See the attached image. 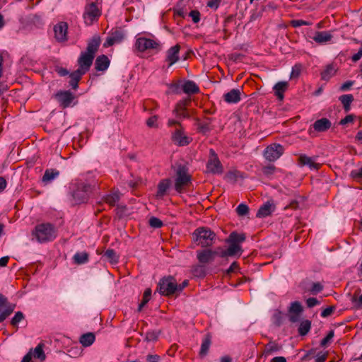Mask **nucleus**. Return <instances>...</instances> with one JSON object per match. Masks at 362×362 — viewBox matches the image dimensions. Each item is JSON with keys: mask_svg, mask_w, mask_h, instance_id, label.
Listing matches in <instances>:
<instances>
[{"mask_svg": "<svg viewBox=\"0 0 362 362\" xmlns=\"http://www.w3.org/2000/svg\"><path fill=\"white\" fill-rule=\"evenodd\" d=\"M246 239L245 233H239L235 231L232 232L228 238L226 239V243L228 244V247L226 250H222L219 256L221 257H240L243 252L241 243Z\"/></svg>", "mask_w": 362, "mask_h": 362, "instance_id": "nucleus-1", "label": "nucleus"}, {"mask_svg": "<svg viewBox=\"0 0 362 362\" xmlns=\"http://www.w3.org/2000/svg\"><path fill=\"white\" fill-rule=\"evenodd\" d=\"M32 235L40 243L52 242L57 236V230L50 223H42L35 226Z\"/></svg>", "mask_w": 362, "mask_h": 362, "instance_id": "nucleus-2", "label": "nucleus"}, {"mask_svg": "<svg viewBox=\"0 0 362 362\" xmlns=\"http://www.w3.org/2000/svg\"><path fill=\"white\" fill-rule=\"evenodd\" d=\"M175 173L174 188L177 193H183L186 188L192 185V176L189 173V168L183 164H177L174 167Z\"/></svg>", "mask_w": 362, "mask_h": 362, "instance_id": "nucleus-3", "label": "nucleus"}, {"mask_svg": "<svg viewBox=\"0 0 362 362\" xmlns=\"http://www.w3.org/2000/svg\"><path fill=\"white\" fill-rule=\"evenodd\" d=\"M94 186L86 182H78L72 186L71 194L76 204L86 202Z\"/></svg>", "mask_w": 362, "mask_h": 362, "instance_id": "nucleus-4", "label": "nucleus"}, {"mask_svg": "<svg viewBox=\"0 0 362 362\" xmlns=\"http://www.w3.org/2000/svg\"><path fill=\"white\" fill-rule=\"evenodd\" d=\"M192 235L194 243L202 247L212 245L216 238V234L207 227H199L197 228Z\"/></svg>", "mask_w": 362, "mask_h": 362, "instance_id": "nucleus-5", "label": "nucleus"}, {"mask_svg": "<svg viewBox=\"0 0 362 362\" xmlns=\"http://www.w3.org/2000/svg\"><path fill=\"white\" fill-rule=\"evenodd\" d=\"M177 290V284L174 277L169 276L162 278L157 287V291L161 295L170 296L174 294Z\"/></svg>", "mask_w": 362, "mask_h": 362, "instance_id": "nucleus-6", "label": "nucleus"}, {"mask_svg": "<svg viewBox=\"0 0 362 362\" xmlns=\"http://www.w3.org/2000/svg\"><path fill=\"white\" fill-rule=\"evenodd\" d=\"M99 6L93 3L86 4L83 14L84 22L86 25L93 24L101 16V8Z\"/></svg>", "mask_w": 362, "mask_h": 362, "instance_id": "nucleus-7", "label": "nucleus"}, {"mask_svg": "<svg viewBox=\"0 0 362 362\" xmlns=\"http://www.w3.org/2000/svg\"><path fill=\"white\" fill-rule=\"evenodd\" d=\"M135 47L140 52H144L150 49L159 51L160 50V44L157 40L145 37H139L136 40Z\"/></svg>", "mask_w": 362, "mask_h": 362, "instance_id": "nucleus-8", "label": "nucleus"}, {"mask_svg": "<svg viewBox=\"0 0 362 362\" xmlns=\"http://www.w3.org/2000/svg\"><path fill=\"white\" fill-rule=\"evenodd\" d=\"M210 156L206 164L207 171L212 174H221L223 166L214 149L209 151Z\"/></svg>", "mask_w": 362, "mask_h": 362, "instance_id": "nucleus-9", "label": "nucleus"}, {"mask_svg": "<svg viewBox=\"0 0 362 362\" xmlns=\"http://www.w3.org/2000/svg\"><path fill=\"white\" fill-rule=\"evenodd\" d=\"M15 308V304L9 303L8 298L0 293V323L13 312Z\"/></svg>", "mask_w": 362, "mask_h": 362, "instance_id": "nucleus-10", "label": "nucleus"}, {"mask_svg": "<svg viewBox=\"0 0 362 362\" xmlns=\"http://www.w3.org/2000/svg\"><path fill=\"white\" fill-rule=\"evenodd\" d=\"M284 150L281 144H273L264 149V156L269 161H275L284 153Z\"/></svg>", "mask_w": 362, "mask_h": 362, "instance_id": "nucleus-11", "label": "nucleus"}, {"mask_svg": "<svg viewBox=\"0 0 362 362\" xmlns=\"http://www.w3.org/2000/svg\"><path fill=\"white\" fill-rule=\"evenodd\" d=\"M190 103V100H180L175 105L173 110V114L178 119H183L190 117V113L187 107Z\"/></svg>", "mask_w": 362, "mask_h": 362, "instance_id": "nucleus-12", "label": "nucleus"}, {"mask_svg": "<svg viewBox=\"0 0 362 362\" xmlns=\"http://www.w3.org/2000/svg\"><path fill=\"white\" fill-rule=\"evenodd\" d=\"M94 57L92 54L82 52L78 59V64L79 66L78 70L85 74L90 69Z\"/></svg>", "mask_w": 362, "mask_h": 362, "instance_id": "nucleus-13", "label": "nucleus"}, {"mask_svg": "<svg viewBox=\"0 0 362 362\" xmlns=\"http://www.w3.org/2000/svg\"><path fill=\"white\" fill-rule=\"evenodd\" d=\"M124 38V32L120 28H117L110 33L105 42H104L103 46L105 47H110L114 44L121 42Z\"/></svg>", "mask_w": 362, "mask_h": 362, "instance_id": "nucleus-14", "label": "nucleus"}, {"mask_svg": "<svg viewBox=\"0 0 362 362\" xmlns=\"http://www.w3.org/2000/svg\"><path fill=\"white\" fill-rule=\"evenodd\" d=\"M217 255L218 252L216 251L205 249L197 251V258L201 264H208L212 262Z\"/></svg>", "mask_w": 362, "mask_h": 362, "instance_id": "nucleus-15", "label": "nucleus"}, {"mask_svg": "<svg viewBox=\"0 0 362 362\" xmlns=\"http://www.w3.org/2000/svg\"><path fill=\"white\" fill-rule=\"evenodd\" d=\"M180 46L178 44L171 47L167 50L165 61L168 63V67L180 60Z\"/></svg>", "mask_w": 362, "mask_h": 362, "instance_id": "nucleus-16", "label": "nucleus"}, {"mask_svg": "<svg viewBox=\"0 0 362 362\" xmlns=\"http://www.w3.org/2000/svg\"><path fill=\"white\" fill-rule=\"evenodd\" d=\"M55 97L64 108L70 106L74 99L73 93L69 90L59 91L55 95Z\"/></svg>", "mask_w": 362, "mask_h": 362, "instance_id": "nucleus-17", "label": "nucleus"}, {"mask_svg": "<svg viewBox=\"0 0 362 362\" xmlns=\"http://www.w3.org/2000/svg\"><path fill=\"white\" fill-rule=\"evenodd\" d=\"M289 320L291 322H297L299 321L300 315L303 312V307L300 302L294 301L291 303L288 309Z\"/></svg>", "mask_w": 362, "mask_h": 362, "instance_id": "nucleus-18", "label": "nucleus"}, {"mask_svg": "<svg viewBox=\"0 0 362 362\" xmlns=\"http://www.w3.org/2000/svg\"><path fill=\"white\" fill-rule=\"evenodd\" d=\"M172 140L180 146L188 145L191 139L184 134L183 129L178 128L173 134Z\"/></svg>", "mask_w": 362, "mask_h": 362, "instance_id": "nucleus-19", "label": "nucleus"}, {"mask_svg": "<svg viewBox=\"0 0 362 362\" xmlns=\"http://www.w3.org/2000/svg\"><path fill=\"white\" fill-rule=\"evenodd\" d=\"M67 29L68 25L65 22H60L54 25V35L57 41L61 42L66 40Z\"/></svg>", "mask_w": 362, "mask_h": 362, "instance_id": "nucleus-20", "label": "nucleus"}, {"mask_svg": "<svg viewBox=\"0 0 362 362\" xmlns=\"http://www.w3.org/2000/svg\"><path fill=\"white\" fill-rule=\"evenodd\" d=\"M171 185V181L170 179H163L158 184V189L156 192V197L162 199L164 196L168 194Z\"/></svg>", "mask_w": 362, "mask_h": 362, "instance_id": "nucleus-21", "label": "nucleus"}, {"mask_svg": "<svg viewBox=\"0 0 362 362\" xmlns=\"http://www.w3.org/2000/svg\"><path fill=\"white\" fill-rule=\"evenodd\" d=\"M315 42L318 44H325L329 42L333 36L328 31H316L313 37L310 36Z\"/></svg>", "mask_w": 362, "mask_h": 362, "instance_id": "nucleus-22", "label": "nucleus"}, {"mask_svg": "<svg viewBox=\"0 0 362 362\" xmlns=\"http://www.w3.org/2000/svg\"><path fill=\"white\" fill-rule=\"evenodd\" d=\"M298 164L300 166L308 165L311 170H318L320 167V165L317 163L313 158L309 157L305 154L300 155L298 158Z\"/></svg>", "mask_w": 362, "mask_h": 362, "instance_id": "nucleus-23", "label": "nucleus"}, {"mask_svg": "<svg viewBox=\"0 0 362 362\" xmlns=\"http://www.w3.org/2000/svg\"><path fill=\"white\" fill-rule=\"evenodd\" d=\"M275 206L267 202L262 205L259 210L257 212L256 216L257 218H264L272 214V213L274 211Z\"/></svg>", "mask_w": 362, "mask_h": 362, "instance_id": "nucleus-24", "label": "nucleus"}, {"mask_svg": "<svg viewBox=\"0 0 362 362\" xmlns=\"http://www.w3.org/2000/svg\"><path fill=\"white\" fill-rule=\"evenodd\" d=\"M100 45V37L98 35H94L88 42L86 51L85 52L92 54L95 57L99 46Z\"/></svg>", "mask_w": 362, "mask_h": 362, "instance_id": "nucleus-25", "label": "nucleus"}, {"mask_svg": "<svg viewBox=\"0 0 362 362\" xmlns=\"http://www.w3.org/2000/svg\"><path fill=\"white\" fill-rule=\"evenodd\" d=\"M240 90L232 89L223 95V99L227 103H238L240 101Z\"/></svg>", "mask_w": 362, "mask_h": 362, "instance_id": "nucleus-26", "label": "nucleus"}, {"mask_svg": "<svg viewBox=\"0 0 362 362\" xmlns=\"http://www.w3.org/2000/svg\"><path fill=\"white\" fill-rule=\"evenodd\" d=\"M110 66V60L108 57L102 54L98 56L95 62V69L99 71H105Z\"/></svg>", "mask_w": 362, "mask_h": 362, "instance_id": "nucleus-27", "label": "nucleus"}, {"mask_svg": "<svg viewBox=\"0 0 362 362\" xmlns=\"http://www.w3.org/2000/svg\"><path fill=\"white\" fill-rule=\"evenodd\" d=\"M288 83L286 81H279L274 85L273 88L274 95L279 100H283L284 98V93L288 89Z\"/></svg>", "mask_w": 362, "mask_h": 362, "instance_id": "nucleus-28", "label": "nucleus"}, {"mask_svg": "<svg viewBox=\"0 0 362 362\" xmlns=\"http://www.w3.org/2000/svg\"><path fill=\"white\" fill-rule=\"evenodd\" d=\"M313 126L315 131L318 132H323L331 127L332 123L327 118H321L317 119Z\"/></svg>", "mask_w": 362, "mask_h": 362, "instance_id": "nucleus-29", "label": "nucleus"}, {"mask_svg": "<svg viewBox=\"0 0 362 362\" xmlns=\"http://www.w3.org/2000/svg\"><path fill=\"white\" fill-rule=\"evenodd\" d=\"M59 176V171L54 168L46 169L42 177V182L45 184H49Z\"/></svg>", "mask_w": 362, "mask_h": 362, "instance_id": "nucleus-30", "label": "nucleus"}, {"mask_svg": "<svg viewBox=\"0 0 362 362\" xmlns=\"http://www.w3.org/2000/svg\"><path fill=\"white\" fill-rule=\"evenodd\" d=\"M185 93L192 95L199 91V86L192 81H186L182 86Z\"/></svg>", "mask_w": 362, "mask_h": 362, "instance_id": "nucleus-31", "label": "nucleus"}, {"mask_svg": "<svg viewBox=\"0 0 362 362\" xmlns=\"http://www.w3.org/2000/svg\"><path fill=\"white\" fill-rule=\"evenodd\" d=\"M281 349V346L275 341H269L266 344L263 351V356L267 357L274 353L279 352Z\"/></svg>", "mask_w": 362, "mask_h": 362, "instance_id": "nucleus-32", "label": "nucleus"}, {"mask_svg": "<svg viewBox=\"0 0 362 362\" xmlns=\"http://www.w3.org/2000/svg\"><path fill=\"white\" fill-rule=\"evenodd\" d=\"M83 74V73H82L81 71H78V69L70 74V81L69 83V86H71L73 89L76 90L78 88V82Z\"/></svg>", "mask_w": 362, "mask_h": 362, "instance_id": "nucleus-33", "label": "nucleus"}, {"mask_svg": "<svg viewBox=\"0 0 362 362\" xmlns=\"http://www.w3.org/2000/svg\"><path fill=\"white\" fill-rule=\"evenodd\" d=\"M44 344L40 343L35 349H33V358L38 359L40 361H45L46 355L43 350Z\"/></svg>", "mask_w": 362, "mask_h": 362, "instance_id": "nucleus-34", "label": "nucleus"}, {"mask_svg": "<svg viewBox=\"0 0 362 362\" xmlns=\"http://www.w3.org/2000/svg\"><path fill=\"white\" fill-rule=\"evenodd\" d=\"M211 344V336L209 334H206L202 339V343L199 351L200 356H205L208 354Z\"/></svg>", "mask_w": 362, "mask_h": 362, "instance_id": "nucleus-35", "label": "nucleus"}, {"mask_svg": "<svg viewBox=\"0 0 362 362\" xmlns=\"http://www.w3.org/2000/svg\"><path fill=\"white\" fill-rule=\"evenodd\" d=\"M95 339V334L92 332H88L81 336L79 341L84 347H88L93 344Z\"/></svg>", "mask_w": 362, "mask_h": 362, "instance_id": "nucleus-36", "label": "nucleus"}, {"mask_svg": "<svg viewBox=\"0 0 362 362\" xmlns=\"http://www.w3.org/2000/svg\"><path fill=\"white\" fill-rule=\"evenodd\" d=\"M343 105V107L346 112H349L351 109V104L354 101V96L351 94L342 95L339 98Z\"/></svg>", "mask_w": 362, "mask_h": 362, "instance_id": "nucleus-37", "label": "nucleus"}, {"mask_svg": "<svg viewBox=\"0 0 362 362\" xmlns=\"http://www.w3.org/2000/svg\"><path fill=\"white\" fill-rule=\"evenodd\" d=\"M89 255L86 252H76L74 257V262L76 264H83L88 262Z\"/></svg>", "mask_w": 362, "mask_h": 362, "instance_id": "nucleus-38", "label": "nucleus"}, {"mask_svg": "<svg viewBox=\"0 0 362 362\" xmlns=\"http://www.w3.org/2000/svg\"><path fill=\"white\" fill-rule=\"evenodd\" d=\"M336 73V69L333 64H328L321 72V78L324 81H328Z\"/></svg>", "mask_w": 362, "mask_h": 362, "instance_id": "nucleus-39", "label": "nucleus"}, {"mask_svg": "<svg viewBox=\"0 0 362 362\" xmlns=\"http://www.w3.org/2000/svg\"><path fill=\"white\" fill-rule=\"evenodd\" d=\"M103 257L111 264H117L119 262V256L113 249H107L103 254Z\"/></svg>", "mask_w": 362, "mask_h": 362, "instance_id": "nucleus-40", "label": "nucleus"}, {"mask_svg": "<svg viewBox=\"0 0 362 362\" xmlns=\"http://www.w3.org/2000/svg\"><path fill=\"white\" fill-rule=\"evenodd\" d=\"M197 130L199 132L206 134L211 132V128L209 124V122H201L199 119H196Z\"/></svg>", "mask_w": 362, "mask_h": 362, "instance_id": "nucleus-41", "label": "nucleus"}, {"mask_svg": "<svg viewBox=\"0 0 362 362\" xmlns=\"http://www.w3.org/2000/svg\"><path fill=\"white\" fill-rule=\"evenodd\" d=\"M310 328L311 322L308 320H305L300 324L298 327V334L300 336H305L309 332Z\"/></svg>", "mask_w": 362, "mask_h": 362, "instance_id": "nucleus-42", "label": "nucleus"}, {"mask_svg": "<svg viewBox=\"0 0 362 362\" xmlns=\"http://www.w3.org/2000/svg\"><path fill=\"white\" fill-rule=\"evenodd\" d=\"M192 273L194 276L198 278H204L206 274L205 267L203 265H196L193 267Z\"/></svg>", "mask_w": 362, "mask_h": 362, "instance_id": "nucleus-43", "label": "nucleus"}, {"mask_svg": "<svg viewBox=\"0 0 362 362\" xmlns=\"http://www.w3.org/2000/svg\"><path fill=\"white\" fill-rule=\"evenodd\" d=\"M151 296V289L146 288L144 293L141 303L139 305L138 310L141 311L142 308L149 301Z\"/></svg>", "mask_w": 362, "mask_h": 362, "instance_id": "nucleus-44", "label": "nucleus"}, {"mask_svg": "<svg viewBox=\"0 0 362 362\" xmlns=\"http://www.w3.org/2000/svg\"><path fill=\"white\" fill-rule=\"evenodd\" d=\"M235 211L239 216H245L249 214V207L247 204L241 203L237 206Z\"/></svg>", "mask_w": 362, "mask_h": 362, "instance_id": "nucleus-45", "label": "nucleus"}, {"mask_svg": "<svg viewBox=\"0 0 362 362\" xmlns=\"http://www.w3.org/2000/svg\"><path fill=\"white\" fill-rule=\"evenodd\" d=\"M272 322L279 327L283 322V313L281 311L276 310L272 315Z\"/></svg>", "mask_w": 362, "mask_h": 362, "instance_id": "nucleus-46", "label": "nucleus"}, {"mask_svg": "<svg viewBox=\"0 0 362 362\" xmlns=\"http://www.w3.org/2000/svg\"><path fill=\"white\" fill-rule=\"evenodd\" d=\"M239 177H243V175H242V173L238 170L230 171L226 175V178L228 181H231L233 182H236V180Z\"/></svg>", "mask_w": 362, "mask_h": 362, "instance_id": "nucleus-47", "label": "nucleus"}, {"mask_svg": "<svg viewBox=\"0 0 362 362\" xmlns=\"http://www.w3.org/2000/svg\"><path fill=\"white\" fill-rule=\"evenodd\" d=\"M119 196L117 193L108 194L105 197V201L110 205L114 206L119 201Z\"/></svg>", "mask_w": 362, "mask_h": 362, "instance_id": "nucleus-48", "label": "nucleus"}, {"mask_svg": "<svg viewBox=\"0 0 362 362\" xmlns=\"http://www.w3.org/2000/svg\"><path fill=\"white\" fill-rule=\"evenodd\" d=\"M334 331L333 329H332L328 332L327 335L321 340L320 346L322 347L327 346L328 344H329L331 343L332 339L334 337Z\"/></svg>", "mask_w": 362, "mask_h": 362, "instance_id": "nucleus-49", "label": "nucleus"}, {"mask_svg": "<svg viewBox=\"0 0 362 362\" xmlns=\"http://www.w3.org/2000/svg\"><path fill=\"white\" fill-rule=\"evenodd\" d=\"M24 319V315L22 312L16 313L14 317L11 319V324L13 327H18V324Z\"/></svg>", "mask_w": 362, "mask_h": 362, "instance_id": "nucleus-50", "label": "nucleus"}, {"mask_svg": "<svg viewBox=\"0 0 362 362\" xmlns=\"http://www.w3.org/2000/svg\"><path fill=\"white\" fill-rule=\"evenodd\" d=\"M149 225L154 228H161L163 225L161 220H160L158 218L156 217H151L149 219Z\"/></svg>", "mask_w": 362, "mask_h": 362, "instance_id": "nucleus-51", "label": "nucleus"}, {"mask_svg": "<svg viewBox=\"0 0 362 362\" xmlns=\"http://www.w3.org/2000/svg\"><path fill=\"white\" fill-rule=\"evenodd\" d=\"M159 332L156 331H148L146 334V340L148 341H156L158 338Z\"/></svg>", "mask_w": 362, "mask_h": 362, "instance_id": "nucleus-52", "label": "nucleus"}, {"mask_svg": "<svg viewBox=\"0 0 362 362\" xmlns=\"http://www.w3.org/2000/svg\"><path fill=\"white\" fill-rule=\"evenodd\" d=\"M158 117L157 115H153L149 117L146 120V125L150 128H156L158 127Z\"/></svg>", "mask_w": 362, "mask_h": 362, "instance_id": "nucleus-53", "label": "nucleus"}, {"mask_svg": "<svg viewBox=\"0 0 362 362\" xmlns=\"http://www.w3.org/2000/svg\"><path fill=\"white\" fill-rule=\"evenodd\" d=\"M322 289H323V286L320 283L315 282V283H313L312 287L310 291L313 294H317V293H320V291H322Z\"/></svg>", "mask_w": 362, "mask_h": 362, "instance_id": "nucleus-54", "label": "nucleus"}, {"mask_svg": "<svg viewBox=\"0 0 362 362\" xmlns=\"http://www.w3.org/2000/svg\"><path fill=\"white\" fill-rule=\"evenodd\" d=\"M189 16L192 18L194 23H197L200 21V13L197 10H192L189 12Z\"/></svg>", "mask_w": 362, "mask_h": 362, "instance_id": "nucleus-55", "label": "nucleus"}, {"mask_svg": "<svg viewBox=\"0 0 362 362\" xmlns=\"http://www.w3.org/2000/svg\"><path fill=\"white\" fill-rule=\"evenodd\" d=\"M335 310V306H329L324 309L321 313V317H327L330 316Z\"/></svg>", "mask_w": 362, "mask_h": 362, "instance_id": "nucleus-56", "label": "nucleus"}, {"mask_svg": "<svg viewBox=\"0 0 362 362\" xmlns=\"http://www.w3.org/2000/svg\"><path fill=\"white\" fill-rule=\"evenodd\" d=\"M351 176L354 180L362 179V167L351 172Z\"/></svg>", "mask_w": 362, "mask_h": 362, "instance_id": "nucleus-57", "label": "nucleus"}, {"mask_svg": "<svg viewBox=\"0 0 362 362\" xmlns=\"http://www.w3.org/2000/svg\"><path fill=\"white\" fill-rule=\"evenodd\" d=\"M291 25L293 27L297 28L301 25H310V23L303 20H293L291 22Z\"/></svg>", "mask_w": 362, "mask_h": 362, "instance_id": "nucleus-58", "label": "nucleus"}, {"mask_svg": "<svg viewBox=\"0 0 362 362\" xmlns=\"http://www.w3.org/2000/svg\"><path fill=\"white\" fill-rule=\"evenodd\" d=\"M328 356V353H318L315 358V362H325Z\"/></svg>", "mask_w": 362, "mask_h": 362, "instance_id": "nucleus-59", "label": "nucleus"}, {"mask_svg": "<svg viewBox=\"0 0 362 362\" xmlns=\"http://www.w3.org/2000/svg\"><path fill=\"white\" fill-rule=\"evenodd\" d=\"M306 304L308 308H313L320 304V301L315 298H309L306 300Z\"/></svg>", "mask_w": 362, "mask_h": 362, "instance_id": "nucleus-60", "label": "nucleus"}, {"mask_svg": "<svg viewBox=\"0 0 362 362\" xmlns=\"http://www.w3.org/2000/svg\"><path fill=\"white\" fill-rule=\"evenodd\" d=\"M300 74V66L298 65H295L292 68V71L291 73V78H298Z\"/></svg>", "mask_w": 362, "mask_h": 362, "instance_id": "nucleus-61", "label": "nucleus"}, {"mask_svg": "<svg viewBox=\"0 0 362 362\" xmlns=\"http://www.w3.org/2000/svg\"><path fill=\"white\" fill-rule=\"evenodd\" d=\"M221 0H209L207 2V6L216 10L219 6Z\"/></svg>", "mask_w": 362, "mask_h": 362, "instance_id": "nucleus-62", "label": "nucleus"}, {"mask_svg": "<svg viewBox=\"0 0 362 362\" xmlns=\"http://www.w3.org/2000/svg\"><path fill=\"white\" fill-rule=\"evenodd\" d=\"M275 167L273 165H270L263 168V173L266 175H271L274 173Z\"/></svg>", "mask_w": 362, "mask_h": 362, "instance_id": "nucleus-63", "label": "nucleus"}, {"mask_svg": "<svg viewBox=\"0 0 362 362\" xmlns=\"http://www.w3.org/2000/svg\"><path fill=\"white\" fill-rule=\"evenodd\" d=\"M354 83L353 81H347L340 86L341 91L348 90Z\"/></svg>", "mask_w": 362, "mask_h": 362, "instance_id": "nucleus-64", "label": "nucleus"}]
</instances>
